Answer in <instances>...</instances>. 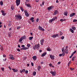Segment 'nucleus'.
<instances>
[{
	"label": "nucleus",
	"mask_w": 77,
	"mask_h": 77,
	"mask_svg": "<svg viewBox=\"0 0 77 77\" xmlns=\"http://www.w3.org/2000/svg\"><path fill=\"white\" fill-rule=\"evenodd\" d=\"M33 48L34 50L36 49H39V44H38L37 45H36L35 46H34L33 47Z\"/></svg>",
	"instance_id": "1"
},
{
	"label": "nucleus",
	"mask_w": 77,
	"mask_h": 77,
	"mask_svg": "<svg viewBox=\"0 0 77 77\" xmlns=\"http://www.w3.org/2000/svg\"><path fill=\"white\" fill-rule=\"evenodd\" d=\"M57 17H54L52 19L50 20L49 21V23H52V22H53V21H54V20H56V19H57Z\"/></svg>",
	"instance_id": "2"
},
{
	"label": "nucleus",
	"mask_w": 77,
	"mask_h": 77,
	"mask_svg": "<svg viewBox=\"0 0 77 77\" xmlns=\"http://www.w3.org/2000/svg\"><path fill=\"white\" fill-rule=\"evenodd\" d=\"M50 73L52 75V76H55L56 75V71H51Z\"/></svg>",
	"instance_id": "3"
},
{
	"label": "nucleus",
	"mask_w": 77,
	"mask_h": 77,
	"mask_svg": "<svg viewBox=\"0 0 77 77\" xmlns=\"http://www.w3.org/2000/svg\"><path fill=\"white\" fill-rule=\"evenodd\" d=\"M20 1H21L20 0H16V6H19L20 4Z\"/></svg>",
	"instance_id": "4"
},
{
	"label": "nucleus",
	"mask_w": 77,
	"mask_h": 77,
	"mask_svg": "<svg viewBox=\"0 0 77 77\" xmlns=\"http://www.w3.org/2000/svg\"><path fill=\"white\" fill-rule=\"evenodd\" d=\"M15 17L16 18H17L18 19H20V20H21L22 19V17L20 15L18 14L17 15L15 16Z\"/></svg>",
	"instance_id": "5"
},
{
	"label": "nucleus",
	"mask_w": 77,
	"mask_h": 77,
	"mask_svg": "<svg viewBox=\"0 0 77 77\" xmlns=\"http://www.w3.org/2000/svg\"><path fill=\"white\" fill-rule=\"evenodd\" d=\"M24 12L26 17H29V13H28V12H27V10H25L24 11Z\"/></svg>",
	"instance_id": "6"
},
{
	"label": "nucleus",
	"mask_w": 77,
	"mask_h": 77,
	"mask_svg": "<svg viewBox=\"0 0 77 77\" xmlns=\"http://www.w3.org/2000/svg\"><path fill=\"white\" fill-rule=\"evenodd\" d=\"M38 29L39 30H42V31H44L45 30L44 29L42 28V27H41L40 26H39L38 27Z\"/></svg>",
	"instance_id": "7"
},
{
	"label": "nucleus",
	"mask_w": 77,
	"mask_h": 77,
	"mask_svg": "<svg viewBox=\"0 0 77 77\" xmlns=\"http://www.w3.org/2000/svg\"><path fill=\"white\" fill-rule=\"evenodd\" d=\"M57 36H58V34H54L52 36V38H56V37H57Z\"/></svg>",
	"instance_id": "8"
},
{
	"label": "nucleus",
	"mask_w": 77,
	"mask_h": 77,
	"mask_svg": "<svg viewBox=\"0 0 77 77\" xmlns=\"http://www.w3.org/2000/svg\"><path fill=\"white\" fill-rule=\"evenodd\" d=\"M28 49H29V48H27L25 47L24 48H21V50H28Z\"/></svg>",
	"instance_id": "9"
},
{
	"label": "nucleus",
	"mask_w": 77,
	"mask_h": 77,
	"mask_svg": "<svg viewBox=\"0 0 77 77\" xmlns=\"http://www.w3.org/2000/svg\"><path fill=\"white\" fill-rule=\"evenodd\" d=\"M44 39H42L40 41V42H41V45H43V44L44 43Z\"/></svg>",
	"instance_id": "10"
},
{
	"label": "nucleus",
	"mask_w": 77,
	"mask_h": 77,
	"mask_svg": "<svg viewBox=\"0 0 77 77\" xmlns=\"http://www.w3.org/2000/svg\"><path fill=\"white\" fill-rule=\"evenodd\" d=\"M75 14V13H72L70 14V15H69V17H73V16H74V15Z\"/></svg>",
	"instance_id": "11"
},
{
	"label": "nucleus",
	"mask_w": 77,
	"mask_h": 77,
	"mask_svg": "<svg viewBox=\"0 0 77 77\" xmlns=\"http://www.w3.org/2000/svg\"><path fill=\"white\" fill-rule=\"evenodd\" d=\"M25 71H26V70L25 69H23L22 70H21L20 71V73H22V72H25Z\"/></svg>",
	"instance_id": "12"
},
{
	"label": "nucleus",
	"mask_w": 77,
	"mask_h": 77,
	"mask_svg": "<svg viewBox=\"0 0 77 77\" xmlns=\"http://www.w3.org/2000/svg\"><path fill=\"white\" fill-rule=\"evenodd\" d=\"M37 58V57L36 56H34L32 57V59H33L35 61L36 60V58Z\"/></svg>",
	"instance_id": "13"
},
{
	"label": "nucleus",
	"mask_w": 77,
	"mask_h": 77,
	"mask_svg": "<svg viewBox=\"0 0 77 77\" xmlns=\"http://www.w3.org/2000/svg\"><path fill=\"white\" fill-rule=\"evenodd\" d=\"M34 20V17H32L30 19V20L32 21V22H34V20Z\"/></svg>",
	"instance_id": "14"
},
{
	"label": "nucleus",
	"mask_w": 77,
	"mask_h": 77,
	"mask_svg": "<svg viewBox=\"0 0 77 77\" xmlns=\"http://www.w3.org/2000/svg\"><path fill=\"white\" fill-rule=\"evenodd\" d=\"M46 54V52H45L41 56H42V57H44V56H45Z\"/></svg>",
	"instance_id": "15"
},
{
	"label": "nucleus",
	"mask_w": 77,
	"mask_h": 77,
	"mask_svg": "<svg viewBox=\"0 0 77 77\" xmlns=\"http://www.w3.org/2000/svg\"><path fill=\"white\" fill-rule=\"evenodd\" d=\"M50 57L51 59H54V56L53 55L52 56V55H50Z\"/></svg>",
	"instance_id": "16"
},
{
	"label": "nucleus",
	"mask_w": 77,
	"mask_h": 77,
	"mask_svg": "<svg viewBox=\"0 0 77 77\" xmlns=\"http://www.w3.org/2000/svg\"><path fill=\"white\" fill-rule=\"evenodd\" d=\"M69 31H70V32H72V33H74V30H73L71 28L70 29Z\"/></svg>",
	"instance_id": "17"
},
{
	"label": "nucleus",
	"mask_w": 77,
	"mask_h": 77,
	"mask_svg": "<svg viewBox=\"0 0 77 77\" xmlns=\"http://www.w3.org/2000/svg\"><path fill=\"white\" fill-rule=\"evenodd\" d=\"M57 14H58V11H57L56 10L54 11V15H56Z\"/></svg>",
	"instance_id": "18"
},
{
	"label": "nucleus",
	"mask_w": 77,
	"mask_h": 77,
	"mask_svg": "<svg viewBox=\"0 0 77 77\" xmlns=\"http://www.w3.org/2000/svg\"><path fill=\"white\" fill-rule=\"evenodd\" d=\"M64 52L66 53H68V49L67 48H66L64 51Z\"/></svg>",
	"instance_id": "19"
},
{
	"label": "nucleus",
	"mask_w": 77,
	"mask_h": 77,
	"mask_svg": "<svg viewBox=\"0 0 77 77\" xmlns=\"http://www.w3.org/2000/svg\"><path fill=\"white\" fill-rule=\"evenodd\" d=\"M12 70L14 71V72H17V71H18V69H13Z\"/></svg>",
	"instance_id": "20"
},
{
	"label": "nucleus",
	"mask_w": 77,
	"mask_h": 77,
	"mask_svg": "<svg viewBox=\"0 0 77 77\" xmlns=\"http://www.w3.org/2000/svg\"><path fill=\"white\" fill-rule=\"evenodd\" d=\"M68 14V12L65 11L64 12V15H66V16H67V15Z\"/></svg>",
	"instance_id": "21"
},
{
	"label": "nucleus",
	"mask_w": 77,
	"mask_h": 77,
	"mask_svg": "<svg viewBox=\"0 0 77 77\" xmlns=\"http://www.w3.org/2000/svg\"><path fill=\"white\" fill-rule=\"evenodd\" d=\"M11 9L12 11H14V6L12 5L11 7Z\"/></svg>",
	"instance_id": "22"
},
{
	"label": "nucleus",
	"mask_w": 77,
	"mask_h": 77,
	"mask_svg": "<svg viewBox=\"0 0 77 77\" xmlns=\"http://www.w3.org/2000/svg\"><path fill=\"white\" fill-rule=\"evenodd\" d=\"M25 5H26L27 6V7H30V4H27V3H25Z\"/></svg>",
	"instance_id": "23"
},
{
	"label": "nucleus",
	"mask_w": 77,
	"mask_h": 77,
	"mask_svg": "<svg viewBox=\"0 0 77 77\" xmlns=\"http://www.w3.org/2000/svg\"><path fill=\"white\" fill-rule=\"evenodd\" d=\"M9 59H11L12 60H14L15 58L14 57H9Z\"/></svg>",
	"instance_id": "24"
},
{
	"label": "nucleus",
	"mask_w": 77,
	"mask_h": 77,
	"mask_svg": "<svg viewBox=\"0 0 77 77\" xmlns=\"http://www.w3.org/2000/svg\"><path fill=\"white\" fill-rule=\"evenodd\" d=\"M60 21H66V19H61L60 20Z\"/></svg>",
	"instance_id": "25"
},
{
	"label": "nucleus",
	"mask_w": 77,
	"mask_h": 77,
	"mask_svg": "<svg viewBox=\"0 0 77 77\" xmlns=\"http://www.w3.org/2000/svg\"><path fill=\"white\" fill-rule=\"evenodd\" d=\"M33 38V36L30 37L29 38V40H32Z\"/></svg>",
	"instance_id": "26"
},
{
	"label": "nucleus",
	"mask_w": 77,
	"mask_h": 77,
	"mask_svg": "<svg viewBox=\"0 0 77 77\" xmlns=\"http://www.w3.org/2000/svg\"><path fill=\"white\" fill-rule=\"evenodd\" d=\"M51 7H49L48 8V11H50L51 9Z\"/></svg>",
	"instance_id": "27"
},
{
	"label": "nucleus",
	"mask_w": 77,
	"mask_h": 77,
	"mask_svg": "<svg viewBox=\"0 0 77 77\" xmlns=\"http://www.w3.org/2000/svg\"><path fill=\"white\" fill-rule=\"evenodd\" d=\"M72 29H73V30H75V29H76V28H75V27L74 26H72Z\"/></svg>",
	"instance_id": "28"
},
{
	"label": "nucleus",
	"mask_w": 77,
	"mask_h": 77,
	"mask_svg": "<svg viewBox=\"0 0 77 77\" xmlns=\"http://www.w3.org/2000/svg\"><path fill=\"white\" fill-rule=\"evenodd\" d=\"M64 50H65V48H62L61 49L62 51V52H63V51H64Z\"/></svg>",
	"instance_id": "29"
},
{
	"label": "nucleus",
	"mask_w": 77,
	"mask_h": 77,
	"mask_svg": "<svg viewBox=\"0 0 77 77\" xmlns=\"http://www.w3.org/2000/svg\"><path fill=\"white\" fill-rule=\"evenodd\" d=\"M0 4L1 5H3V1H1L0 2Z\"/></svg>",
	"instance_id": "30"
},
{
	"label": "nucleus",
	"mask_w": 77,
	"mask_h": 77,
	"mask_svg": "<svg viewBox=\"0 0 77 77\" xmlns=\"http://www.w3.org/2000/svg\"><path fill=\"white\" fill-rule=\"evenodd\" d=\"M20 9L22 11V12H23V11H24V9H23V8H22V7H20Z\"/></svg>",
	"instance_id": "31"
},
{
	"label": "nucleus",
	"mask_w": 77,
	"mask_h": 77,
	"mask_svg": "<svg viewBox=\"0 0 77 77\" xmlns=\"http://www.w3.org/2000/svg\"><path fill=\"white\" fill-rule=\"evenodd\" d=\"M47 51H51V49L49 48H48L47 49Z\"/></svg>",
	"instance_id": "32"
},
{
	"label": "nucleus",
	"mask_w": 77,
	"mask_h": 77,
	"mask_svg": "<svg viewBox=\"0 0 77 77\" xmlns=\"http://www.w3.org/2000/svg\"><path fill=\"white\" fill-rule=\"evenodd\" d=\"M75 56H74L72 58V60L73 61H74V59H75Z\"/></svg>",
	"instance_id": "33"
},
{
	"label": "nucleus",
	"mask_w": 77,
	"mask_h": 77,
	"mask_svg": "<svg viewBox=\"0 0 77 77\" xmlns=\"http://www.w3.org/2000/svg\"><path fill=\"white\" fill-rule=\"evenodd\" d=\"M9 56H10V57H13V56L11 54H9Z\"/></svg>",
	"instance_id": "34"
},
{
	"label": "nucleus",
	"mask_w": 77,
	"mask_h": 77,
	"mask_svg": "<svg viewBox=\"0 0 77 77\" xmlns=\"http://www.w3.org/2000/svg\"><path fill=\"white\" fill-rule=\"evenodd\" d=\"M76 52H77V51H75L74 52H73L72 54H73V55H74V54L75 53H76Z\"/></svg>",
	"instance_id": "35"
},
{
	"label": "nucleus",
	"mask_w": 77,
	"mask_h": 77,
	"mask_svg": "<svg viewBox=\"0 0 77 77\" xmlns=\"http://www.w3.org/2000/svg\"><path fill=\"white\" fill-rule=\"evenodd\" d=\"M6 13H2V15H4V16L6 15Z\"/></svg>",
	"instance_id": "36"
},
{
	"label": "nucleus",
	"mask_w": 77,
	"mask_h": 77,
	"mask_svg": "<svg viewBox=\"0 0 77 77\" xmlns=\"http://www.w3.org/2000/svg\"><path fill=\"white\" fill-rule=\"evenodd\" d=\"M41 66H38V69H41Z\"/></svg>",
	"instance_id": "37"
},
{
	"label": "nucleus",
	"mask_w": 77,
	"mask_h": 77,
	"mask_svg": "<svg viewBox=\"0 0 77 77\" xmlns=\"http://www.w3.org/2000/svg\"><path fill=\"white\" fill-rule=\"evenodd\" d=\"M33 75H36V72H33Z\"/></svg>",
	"instance_id": "38"
},
{
	"label": "nucleus",
	"mask_w": 77,
	"mask_h": 77,
	"mask_svg": "<svg viewBox=\"0 0 77 77\" xmlns=\"http://www.w3.org/2000/svg\"><path fill=\"white\" fill-rule=\"evenodd\" d=\"M21 28V26H18L17 27V29H20Z\"/></svg>",
	"instance_id": "39"
},
{
	"label": "nucleus",
	"mask_w": 77,
	"mask_h": 77,
	"mask_svg": "<svg viewBox=\"0 0 77 77\" xmlns=\"http://www.w3.org/2000/svg\"><path fill=\"white\" fill-rule=\"evenodd\" d=\"M23 41V38L21 37V38L20 39V42H21V41Z\"/></svg>",
	"instance_id": "40"
},
{
	"label": "nucleus",
	"mask_w": 77,
	"mask_h": 77,
	"mask_svg": "<svg viewBox=\"0 0 77 77\" xmlns=\"http://www.w3.org/2000/svg\"><path fill=\"white\" fill-rule=\"evenodd\" d=\"M1 69L3 71H4V70H5V69L4 68L2 67L1 68Z\"/></svg>",
	"instance_id": "41"
},
{
	"label": "nucleus",
	"mask_w": 77,
	"mask_h": 77,
	"mask_svg": "<svg viewBox=\"0 0 77 77\" xmlns=\"http://www.w3.org/2000/svg\"><path fill=\"white\" fill-rule=\"evenodd\" d=\"M27 47H30V44H28L27 45Z\"/></svg>",
	"instance_id": "42"
},
{
	"label": "nucleus",
	"mask_w": 77,
	"mask_h": 77,
	"mask_svg": "<svg viewBox=\"0 0 77 77\" xmlns=\"http://www.w3.org/2000/svg\"><path fill=\"white\" fill-rule=\"evenodd\" d=\"M64 38H65V37H64V36H62L61 37V39H64Z\"/></svg>",
	"instance_id": "43"
},
{
	"label": "nucleus",
	"mask_w": 77,
	"mask_h": 77,
	"mask_svg": "<svg viewBox=\"0 0 77 77\" xmlns=\"http://www.w3.org/2000/svg\"><path fill=\"white\" fill-rule=\"evenodd\" d=\"M22 38L23 39H26V37L24 36L22 37Z\"/></svg>",
	"instance_id": "44"
},
{
	"label": "nucleus",
	"mask_w": 77,
	"mask_h": 77,
	"mask_svg": "<svg viewBox=\"0 0 77 77\" xmlns=\"http://www.w3.org/2000/svg\"><path fill=\"white\" fill-rule=\"evenodd\" d=\"M60 36H62V35H63V33L62 32H60Z\"/></svg>",
	"instance_id": "45"
},
{
	"label": "nucleus",
	"mask_w": 77,
	"mask_h": 77,
	"mask_svg": "<svg viewBox=\"0 0 77 77\" xmlns=\"http://www.w3.org/2000/svg\"><path fill=\"white\" fill-rule=\"evenodd\" d=\"M8 36L9 37H11V34H10V33H9L8 34Z\"/></svg>",
	"instance_id": "46"
},
{
	"label": "nucleus",
	"mask_w": 77,
	"mask_h": 77,
	"mask_svg": "<svg viewBox=\"0 0 77 77\" xmlns=\"http://www.w3.org/2000/svg\"><path fill=\"white\" fill-rule=\"evenodd\" d=\"M76 21H77V20L76 19H74L73 20V22H76Z\"/></svg>",
	"instance_id": "47"
},
{
	"label": "nucleus",
	"mask_w": 77,
	"mask_h": 77,
	"mask_svg": "<svg viewBox=\"0 0 77 77\" xmlns=\"http://www.w3.org/2000/svg\"><path fill=\"white\" fill-rule=\"evenodd\" d=\"M26 59H27V57H24L23 58V60H26Z\"/></svg>",
	"instance_id": "48"
},
{
	"label": "nucleus",
	"mask_w": 77,
	"mask_h": 77,
	"mask_svg": "<svg viewBox=\"0 0 77 77\" xmlns=\"http://www.w3.org/2000/svg\"><path fill=\"white\" fill-rule=\"evenodd\" d=\"M63 54H59V56L61 57V56H63Z\"/></svg>",
	"instance_id": "49"
},
{
	"label": "nucleus",
	"mask_w": 77,
	"mask_h": 77,
	"mask_svg": "<svg viewBox=\"0 0 77 77\" xmlns=\"http://www.w3.org/2000/svg\"><path fill=\"white\" fill-rule=\"evenodd\" d=\"M73 56V54H72L71 55V56L69 57V58H71V57H72Z\"/></svg>",
	"instance_id": "50"
},
{
	"label": "nucleus",
	"mask_w": 77,
	"mask_h": 77,
	"mask_svg": "<svg viewBox=\"0 0 77 77\" xmlns=\"http://www.w3.org/2000/svg\"><path fill=\"white\" fill-rule=\"evenodd\" d=\"M62 54H63V56H65V54L64 53V52H63V53H62Z\"/></svg>",
	"instance_id": "51"
},
{
	"label": "nucleus",
	"mask_w": 77,
	"mask_h": 77,
	"mask_svg": "<svg viewBox=\"0 0 77 77\" xmlns=\"http://www.w3.org/2000/svg\"><path fill=\"white\" fill-rule=\"evenodd\" d=\"M49 65L50 67L52 66V64L51 63H50Z\"/></svg>",
	"instance_id": "52"
},
{
	"label": "nucleus",
	"mask_w": 77,
	"mask_h": 77,
	"mask_svg": "<svg viewBox=\"0 0 77 77\" xmlns=\"http://www.w3.org/2000/svg\"><path fill=\"white\" fill-rule=\"evenodd\" d=\"M38 21H39V19L37 18L36 20V22H38Z\"/></svg>",
	"instance_id": "53"
},
{
	"label": "nucleus",
	"mask_w": 77,
	"mask_h": 77,
	"mask_svg": "<svg viewBox=\"0 0 77 77\" xmlns=\"http://www.w3.org/2000/svg\"><path fill=\"white\" fill-rule=\"evenodd\" d=\"M70 62H69L68 63V66H69V65H70Z\"/></svg>",
	"instance_id": "54"
},
{
	"label": "nucleus",
	"mask_w": 77,
	"mask_h": 77,
	"mask_svg": "<svg viewBox=\"0 0 77 77\" xmlns=\"http://www.w3.org/2000/svg\"><path fill=\"white\" fill-rule=\"evenodd\" d=\"M26 2H30V0H26Z\"/></svg>",
	"instance_id": "55"
},
{
	"label": "nucleus",
	"mask_w": 77,
	"mask_h": 77,
	"mask_svg": "<svg viewBox=\"0 0 77 77\" xmlns=\"http://www.w3.org/2000/svg\"><path fill=\"white\" fill-rule=\"evenodd\" d=\"M60 62H58V63H57V64L58 65H59V64H60Z\"/></svg>",
	"instance_id": "56"
},
{
	"label": "nucleus",
	"mask_w": 77,
	"mask_h": 77,
	"mask_svg": "<svg viewBox=\"0 0 77 77\" xmlns=\"http://www.w3.org/2000/svg\"><path fill=\"white\" fill-rule=\"evenodd\" d=\"M25 72L26 73V74L28 73V70H26Z\"/></svg>",
	"instance_id": "57"
},
{
	"label": "nucleus",
	"mask_w": 77,
	"mask_h": 77,
	"mask_svg": "<svg viewBox=\"0 0 77 77\" xmlns=\"http://www.w3.org/2000/svg\"><path fill=\"white\" fill-rule=\"evenodd\" d=\"M11 26V23H9L8 25V26H9V27L10 26Z\"/></svg>",
	"instance_id": "58"
},
{
	"label": "nucleus",
	"mask_w": 77,
	"mask_h": 77,
	"mask_svg": "<svg viewBox=\"0 0 77 77\" xmlns=\"http://www.w3.org/2000/svg\"><path fill=\"white\" fill-rule=\"evenodd\" d=\"M8 68L9 69H10V70H11V67H10V66L8 67Z\"/></svg>",
	"instance_id": "59"
},
{
	"label": "nucleus",
	"mask_w": 77,
	"mask_h": 77,
	"mask_svg": "<svg viewBox=\"0 0 77 77\" xmlns=\"http://www.w3.org/2000/svg\"><path fill=\"white\" fill-rule=\"evenodd\" d=\"M22 47H25V46L24 45H22L21 46Z\"/></svg>",
	"instance_id": "60"
},
{
	"label": "nucleus",
	"mask_w": 77,
	"mask_h": 77,
	"mask_svg": "<svg viewBox=\"0 0 77 77\" xmlns=\"http://www.w3.org/2000/svg\"><path fill=\"white\" fill-rule=\"evenodd\" d=\"M17 50L18 51H20V49H17Z\"/></svg>",
	"instance_id": "61"
},
{
	"label": "nucleus",
	"mask_w": 77,
	"mask_h": 77,
	"mask_svg": "<svg viewBox=\"0 0 77 77\" xmlns=\"http://www.w3.org/2000/svg\"><path fill=\"white\" fill-rule=\"evenodd\" d=\"M1 12L2 13V14H3V13H4V11L3 10H1Z\"/></svg>",
	"instance_id": "62"
},
{
	"label": "nucleus",
	"mask_w": 77,
	"mask_h": 77,
	"mask_svg": "<svg viewBox=\"0 0 77 77\" xmlns=\"http://www.w3.org/2000/svg\"><path fill=\"white\" fill-rule=\"evenodd\" d=\"M40 63L41 64H44V62H40Z\"/></svg>",
	"instance_id": "63"
},
{
	"label": "nucleus",
	"mask_w": 77,
	"mask_h": 77,
	"mask_svg": "<svg viewBox=\"0 0 77 77\" xmlns=\"http://www.w3.org/2000/svg\"><path fill=\"white\" fill-rule=\"evenodd\" d=\"M31 64L32 66H33V63H31Z\"/></svg>",
	"instance_id": "64"
}]
</instances>
